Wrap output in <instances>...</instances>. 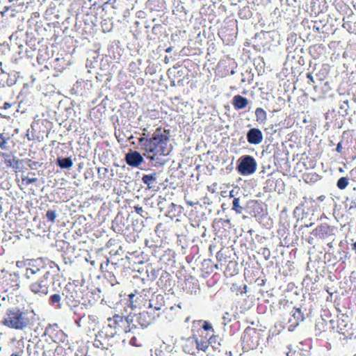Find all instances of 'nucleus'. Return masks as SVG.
Masks as SVG:
<instances>
[{
  "mask_svg": "<svg viewBox=\"0 0 356 356\" xmlns=\"http://www.w3.org/2000/svg\"><path fill=\"white\" fill-rule=\"evenodd\" d=\"M170 131L161 127L156 129L151 138L141 137L138 139L144 155L151 161L161 156L168 155L170 152L168 143Z\"/></svg>",
  "mask_w": 356,
  "mask_h": 356,
  "instance_id": "1",
  "label": "nucleus"
},
{
  "mask_svg": "<svg viewBox=\"0 0 356 356\" xmlns=\"http://www.w3.org/2000/svg\"><path fill=\"white\" fill-rule=\"evenodd\" d=\"M149 295V289L138 286L124 300V309L135 310L152 307Z\"/></svg>",
  "mask_w": 356,
  "mask_h": 356,
  "instance_id": "2",
  "label": "nucleus"
},
{
  "mask_svg": "<svg viewBox=\"0 0 356 356\" xmlns=\"http://www.w3.org/2000/svg\"><path fill=\"white\" fill-rule=\"evenodd\" d=\"M212 339L213 336L209 338L207 335H202V331L197 330V334L184 340L183 351L190 355H195L197 350L206 352L209 347V340Z\"/></svg>",
  "mask_w": 356,
  "mask_h": 356,
  "instance_id": "3",
  "label": "nucleus"
},
{
  "mask_svg": "<svg viewBox=\"0 0 356 356\" xmlns=\"http://www.w3.org/2000/svg\"><path fill=\"white\" fill-rule=\"evenodd\" d=\"M264 331L261 329L248 327L241 337V344L244 351L257 349L265 339Z\"/></svg>",
  "mask_w": 356,
  "mask_h": 356,
  "instance_id": "4",
  "label": "nucleus"
},
{
  "mask_svg": "<svg viewBox=\"0 0 356 356\" xmlns=\"http://www.w3.org/2000/svg\"><path fill=\"white\" fill-rule=\"evenodd\" d=\"M82 286L79 281L68 282L64 287L62 295L66 304L71 308L76 307L80 302L82 295Z\"/></svg>",
  "mask_w": 356,
  "mask_h": 356,
  "instance_id": "5",
  "label": "nucleus"
},
{
  "mask_svg": "<svg viewBox=\"0 0 356 356\" xmlns=\"http://www.w3.org/2000/svg\"><path fill=\"white\" fill-rule=\"evenodd\" d=\"M131 317V313L127 316H123L118 314H115L113 317L107 318L108 327L113 329L115 332L117 330H121L124 332L131 331L133 327H136L137 325L133 323V319Z\"/></svg>",
  "mask_w": 356,
  "mask_h": 356,
  "instance_id": "6",
  "label": "nucleus"
},
{
  "mask_svg": "<svg viewBox=\"0 0 356 356\" xmlns=\"http://www.w3.org/2000/svg\"><path fill=\"white\" fill-rule=\"evenodd\" d=\"M3 323L9 327L22 330L28 325L29 319L24 313H8Z\"/></svg>",
  "mask_w": 356,
  "mask_h": 356,
  "instance_id": "7",
  "label": "nucleus"
},
{
  "mask_svg": "<svg viewBox=\"0 0 356 356\" xmlns=\"http://www.w3.org/2000/svg\"><path fill=\"white\" fill-rule=\"evenodd\" d=\"M49 272L47 271L43 273L40 280L31 283L29 286L31 291L40 296H47L51 285V281L49 279Z\"/></svg>",
  "mask_w": 356,
  "mask_h": 356,
  "instance_id": "8",
  "label": "nucleus"
},
{
  "mask_svg": "<svg viewBox=\"0 0 356 356\" xmlns=\"http://www.w3.org/2000/svg\"><path fill=\"white\" fill-rule=\"evenodd\" d=\"M24 266H26L24 275L27 279L33 278L35 275H40L45 270V264L42 259L29 260Z\"/></svg>",
  "mask_w": 356,
  "mask_h": 356,
  "instance_id": "9",
  "label": "nucleus"
},
{
  "mask_svg": "<svg viewBox=\"0 0 356 356\" xmlns=\"http://www.w3.org/2000/svg\"><path fill=\"white\" fill-rule=\"evenodd\" d=\"M335 326L334 320L332 318L331 313H324L320 318L316 319L315 331L316 335H320L325 332L329 327L334 328Z\"/></svg>",
  "mask_w": 356,
  "mask_h": 356,
  "instance_id": "10",
  "label": "nucleus"
},
{
  "mask_svg": "<svg viewBox=\"0 0 356 356\" xmlns=\"http://www.w3.org/2000/svg\"><path fill=\"white\" fill-rule=\"evenodd\" d=\"M115 334L116 332H111L108 333V328L103 327V329L99 331L98 333L95 335V339L93 343L94 346L98 348L108 349L109 340Z\"/></svg>",
  "mask_w": 356,
  "mask_h": 356,
  "instance_id": "11",
  "label": "nucleus"
},
{
  "mask_svg": "<svg viewBox=\"0 0 356 356\" xmlns=\"http://www.w3.org/2000/svg\"><path fill=\"white\" fill-rule=\"evenodd\" d=\"M237 168L241 175H251L254 173L257 169V163L252 156L248 155L245 156L241 158V161Z\"/></svg>",
  "mask_w": 356,
  "mask_h": 356,
  "instance_id": "12",
  "label": "nucleus"
},
{
  "mask_svg": "<svg viewBox=\"0 0 356 356\" xmlns=\"http://www.w3.org/2000/svg\"><path fill=\"white\" fill-rule=\"evenodd\" d=\"M44 334L48 335L56 343H63L67 338L66 334L58 328V325L56 323L49 325L45 329Z\"/></svg>",
  "mask_w": 356,
  "mask_h": 356,
  "instance_id": "13",
  "label": "nucleus"
},
{
  "mask_svg": "<svg viewBox=\"0 0 356 356\" xmlns=\"http://www.w3.org/2000/svg\"><path fill=\"white\" fill-rule=\"evenodd\" d=\"M182 288L186 293L190 295H196L200 291L198 281L191 276L185 279Z\"/></svg>",
  "mask_w": 356,
  "mask_h": 356,
  "instance_id": "14",
  "label": "nucleus"
},
{
  "mask_svg": "<svg viewBox=\"0 0 356 356\" xmlns=\"http://www.w3.org/2000/svg\"><path fill=\"white\" fill-rule=\"evenodd\" d=\"M333 228L327 223H321L314 230L313 234L320 238H325L331 236L333 233Z\"/></svg>",
  "mask_w": 356,
  "mask_h": 356,
  "instance_id": "15",
  "label": "nucleus"
},
{
  "mask_svg": "<svg viewBox=\"0 0 356 356\" xmlns=\"http://www.w3.org/2000/svg\"><path fill=\"white\" fill-rule=\"evenodd\" d=\"M263 134L258 128H252L247 133L248 142L251 145H259L263 141Z\"/></svg>",
  "mask_w": 356,
  "mask_h": 356,
  "instance_id": "16",
  "label": "nucleus"
},
{
  "mask_svg": "<svg viewBox=\"0 0 356 356\" xmlns=\"http://www.w3.org/2000/svg\"><path fill=\"white\" fill-rule=\"evenodd\" d=\"M125 161L129 165L138 167L143 163V158L139 152L135 151L127 153L125 156Z\"/></svg>",
  "mask_w": 356,
  "mask_h": 356,
  "instance_id": "17",
  "label": "nucleus"
},
{
  "mask_svg": "<svg viewBox=\"0 0 356 356\" xmlns=\"http://www.w3.org/2000/svg\"><path fill=\"white\" fill-rule=\"evenodd\" d=\"M149 314V313H131V318L133 319V323L137 321L142 327H147L152 319Z\"/></svg>",
  "mask_w": 356,
  "mask_h": 356,
  "instance_id": "18",
  "label": "nucleus"
},
{
  "mask_svg": "<svg viewBox=\"0 0 356 356\" xmlns=\"http://www.w3.org/2000/svg\"><path fill=\"white\" fill-rule=\"evenodd\" d=\"M0 157L3 159V162L7 168H17L18 161L15 159L13 154L0 152Z\"/></svg>",
  "mask_w": 356,
  "mask_h": 356,
  "instance_id": "19",
  "label": "nucleus"
},
{
  "mask_svg": "<svg viewBox=\"0 0 356 356\" xmlns=\"http://www.w3.org/2000/svg\"><path fill=\"white\" fill-rule=\"evenodd\" d=\"M232 104L236 110H241L248 105V100L246 97L237 95L233 97Z\"/></svg>",
  "mask_w": 356,
  "mask_h": 356,
  "instance_id": "20",
  "label": "nucleus"
},
{
  "mask_svg": "<svg viewBox=\"0 0 356 356\" xmlns=\"http://www.w3.org/2000/svg\"><path fill=\"white\" fill-rule=\"evenodd\" d=\"M337 328L340 330H343L348 325V316L347 313H338L337 315Z\"/></svg>",
  "mask_w": 356,
  "mask_h": 356,
  "instance_id": "21",
  "label": "nucleus"
},
{
  "mask_svg": "<svg viewBox=\"0 0 356 356\" xmlns=\"http://www.w3.org/2000/svg\"><path fill=\"white\" fill-rule=\"evenodd\" d=\"M48 303L56 309H60L62 305V297L58 293H54L49 296Z\"/></svg>",
  "mask_w": 356,
  "mask_h": 356,
  "instance_id": "22",
  "label": "nucleus"
},
{
  "mask_svg": "<svg viewBox=\"0 0 356 356\" xmlns=\"http://www.w3.org/2000/svg\"><path fill=\"white\" fill-rule=\"evenodd\" d=\"M157 179V174L156 172L149 174V175H145L142 177L143 182L147 186L148 189L153 188L156 184Z\"/></svg>",
  "mask_w": 356,
  "mask_h": 356,
  "instance_id": "23",
  "label": "nucleus"
},
{
  "mask_svg": "<svg viewBox=\"0 0 356 356\" xmlns=\"http://www.w3.org/2000/svg\"><path fill=\"white\" fill-rule=\"evenodd\" d=\"M237 263L235 261H229L225 269L224 273L226 276H234L237 273Z\"/></svg>",
  "mask_w": 356,
  "mask_h": 356,
  "instance_id": "24",
  "label": "nucleus"
},
{
  "mask_svg": "<svg viewBox=\"0 0 356 356\" xmlns=\"http://www.w3.org/2000/svg\"><path fill=\"white\" fill-rule=\"evenodd\" d=\"M57 165L62 169H69L73 165L72 160L70 157H58L56 161Z\"/></svg>",
  "mask_w": 356,
  "mask_h": 356,
  "instance_id": "25",
  "label": "nucleus"
},
{
  "mask_svg": "<svg viewBox=\"0 0 356 356\" xmlns=\"http://www.w3.org/2000/svg\"><path fill=\"white\" fill-rule=\"evenodd\" d=\"M38 181V178L36 177H29V175H21V188L22 187H27L31 184H35Z\"/></svg>",
  "mask_w": 356,
  "mask_h": 356,
  "instance_id": "26",
  "label": "nucleus"
},
{
  "mask_svg": "<svg viewBox=\"0 0 356 356\" xmlns=\"http://www.w3.org/2000/svg\"><path fill=\"white\" fill-rule=\"evenodd\" d=\"M257 122L264 123L267 120V113L262 108H257L255 110Z\"/></svg>",
  "mask_w": 356,
  "mask_h": 356,
  "instance_id": "27",
  "label": "nucleus"
},
{
  "mask_svg": "<svg viewBox=\"0 0 356 356\" xmlns=\"http://www.w3.org/2000/svg\"><path fill=\"white\" fill-rule=\"evenodd\" d=\"M292 317L293 318H289V322L294 326L298 325L299 322L305 319L304 313H293Z\"/></svg>",
  "mask_w": 356,
  "mask_h": 356,
  "instance_id": "28",
  "label": "nucleus"
},
{
  "mask_svg": "<svg viewBox=\"0 0 356 356\" xmlns=\"http://www.w3.org/2000/svg\"><path fill=\"white\" fill-rule=\"evenodd\" d=\"M194 325H196V326L202 328L203 329V330H202V333L204 332V331L213 332V329L212 326L208 321H198L197 322H194ZM199 331H201V330H199Z\"/></svg>",
  "mask_w": 356,
  "mask_h": 356,
  "instance_id": "29",
  "label": "nucleus"
},
{
  "mask_svg": "<svg viewBox=\"0 0 356 356\" xmlns=\"http://www.w3.org/2000/svg\"><path fill=\"white\" fill-rule=\"evenodd\" d=\"M348 179L347 177H342L338 179L337 186L340 190H343L348 186Z\"/></svg>",
  "mask_w": 356,
  "mask_h": 356,
  "instance_id": "30",
  "label": "nucleus"
},
{
  "mask_svg": "<svg viewBox=\"0 0 356 356\" xmlns=\"http://www.w3.org/2000/svg\"><path fill=\"white\" fill-rule=\"evenodd\" d=\"M232 209L236 211V213H241L243 208L239 205V198L234 197L233 200Z\"/></svg>",
  "mask_w": 356,
  "mask_h": 356,
  "instance_id": "31",
  "label": "nucleus"
},
{
  "mask_svg": "<svg viewBox=\"0 0 356 356\" xmlns=\"http://www.w3.org/2000/svg\"><path fill=\"white\" fill-rule=\"evenodd\" d=\"M56 218V213L54 210H48L46 213V218L51 222H54Z\"/></svg>",
  "mask_w": 356,
  "mask_h": 356,
  "instance_id": "32",
  "label": "nucleus"
},
{
  "mask_svg": "<svg viewBox=\"0 0 356 356\" xmlns=\"http://www.w3.org/2000/svg\"><path fill=\"white\" fill-rule=\"evenodd\" d=\"M227 257L224 255L222 250H220L216 254V259L218 262L222 265L223 262L226 261Z\"/></svg>",
  "mask_w": 356,
  "mask_h": 356,
  "instance_id": "33",
  "label": "nucleus"
},
{
  "mask_svg": "<svg viewBox=\"0 0 356 356\" xmlns=\"http://www.w3.org/2000/svg\"><path fill=\"white\" fill-rule=\"evenodd\" d=\"M8 138H6L4 134H0V147L2 149H7V141Z\"/></svg>",
  "mask_w": 356,
  "mask_h": 356,
  "instance_id": "34",
  "label": "nucleus"
},
{
  "mask_svg": "<svg viewBox=\"0 0 356 356\" xmlns=\"http://www.w3.org/2000/svg\"><path fill=\"white\" fill-rule=\"evenodd\" d=\"M348 211L350 214H354L356 213V200L351 202Z\"/></svg>",
  "mask_w": 356,
  "mask_h": 356,
  "instance_id": "35",
  "label": "nucleus"
},
{
  "mask_svg": "<svg viewBox=\"0 0 356 356\" xmlns=\"http://www.w3.org/2000/svg\"><path fill=\"white\" fill-rule=\"evenodd\" d=\"M351 179L356 181V167L350 170V172Z\"/></svg>",
  "mask_w": 356,
  "mask_h": 356,
  "instance_id": "36",
  "label": "nucleus"
},
{
  "mask_svg": "<svg viewBox=\"0 0 356 356\" xmlns=\"http://www.w3.org/2000/svg\"><path fill=\"white\" fill-rule=\"evenodd\" d=\"M247 285H243V287L239 286L237 290L239 291L241 294H245L247 293Z\"/></svg>",
  "mask_w": 356,
  "mask_h": 356,
  "instance_id": "37",
  "label": "nucleus"
},
{
  "mask_svg": "<svg viewBox=\"0 0 356 356\" xmlns=\"http://www.w3.org/2000/svg\"><path fill=\"white\" fill-rule=\"evenodd\" d=\"M229 314H230V313L227 312V313H225V314H226L227 316H224L222 317L223 321H224V324H227V323H228V322H229V321H231V318H229Z\"/></svg>",
  "mask_w": 356,
  "mask_h": 356,
  "instance_id": "38",
  "label": "nucleus"
},
{
  "mask_svg": "<svg viewBox=\"0 0 356 356\" xmlns=\"http://www.w3.org/2000/svg\"><path fill=\"white\" fill-rule=\"evenodd\" d=\"M134 209L136 212L138 214H141V213L143 211V207L137 205L134 207Z\"/></svg>",
  "mask_w": 356,
  "mask_h": 356,
  "instance_id": "39",
  "label": "nucleus"
},
{
  "mask_svg": "<svg viewBox=\"0 0 356 356\" xmlns=\"http://www.w3.org/2000/svg\"><path fill=\"white\" fill-rule=\"evenodd\" d=\"M336 151L339 153H341L342 152V144L341 143H339L337 144V148H336Z\"/></svg>",
  "mask_w": 356,
  "mask_h": 356,
  "instance_id": "40",
  "label": "nucleus"
},
{
  "mask_svg": "<svg viewBox=\"0 0 356 356\" xmlns=\"http://www.w3.org/2000/svg\"><path fill=\"white\" fill-rule=\"evenodd\" d=\"M11 106H12V104L10 103L5 102L3 104V106L2 108L6 110V109H8L9 108H10Z\"/></svg>",
  "mask_w": 356,
  "mask_h": 356,
  "instance_id": "41",
  "label": "nucleus"
},
{
  "mask_svg": "<svg viewBox=\"0 0 356 356\" xmlns=\"http://www.w3.org/2000/svg\"><path fill=\"white\" fill-rule=\"evenodd\" d=\"M229 197H234V190H232L230 192H229Z\"/></svg>",
  "mask_w": 356,
  "mask_h": 356,
  "instance_id": "42",
  "label": "nucleus"
},
{
  "mask_svg": "<svg viewBox=\"0 0 356 356\" xmlns=\"http://www.w3.org/2000/svg\"><path fill=\"white\" fill-rule=\"evenodd\" d=\"M307 77L309 79L312 81H314L313 76L310 74H307Z\"/></svg>",
  "mask_w": 356,
  "mask_h": 356,
  "instance_id": "43",
  "label": "nucleus"
},
{
  "mask_svg": "<svg viewBox=\"0 0 356 356\" xmlns=\"http://www.w3.org/2000/svg\"><path fill=\"white\" fill-rule=\"evenodd\" d=\"M28 175L29 176V177H35V175L34 172H29Z\"/></svg>",
  "mask_w": 356,
  "mask_h": 356,
  "instance_id": "44",
  "label": "nucleus"
},
{
  "mask_svg": "<svg viewBox=\"0 0 356 356\" xmlns=\"http://www.w3.org/2000/svg\"><path fill=\"white\" fill-rule=\"evenodd\" d=\"M137 281H138V282L141 283L142 284L145 285L144 280L137 279Z\"/></svg>",
  "mask_w": 356,
  "mask_h": 356,
  "instance_id": "45",
  "label": "nucleus"
},
{
  "mask_svg": "<svg viewBox=\"0 0 356 356\" xmlns=\"http://www.w3.org/2000/svg\"><path fill=\"white\" fill-rule=\"evenodd\" d=\"M10 356H22V355H21V353H13Z\"/></svg>",
  "mask_w": 356,
  "mask_h": 356,
  "instance_id": "46",
  "label": "nucleus"
},
{
  "mask_svg": "<svg viewBox=\"0 0 356 356\" xmlns=\"http://www.w3.org/2000/svg\"><path fill=\"white\" fill-rule=\"evenodd\" d=\"M186 204L190 205V206H193V203L192 202H190V201H186Z\"/></svg>",
  "mask_w": 356,
  "mask_h": 356,
  "instance_id": "47",
  "label": "nucleus"
},
{
  "mask_svg": "<svg viewBox=\"0 0 356 356\" xmlns=\"http://www.w3.org/2000/svg\"><path fill=\"white\" fill-rule=\"evenodd\" d=\"M21 264H22V262L17 261V267H21V266H22L20 265Z\"/></svg>",
  "mask_w": 356,
  "mask_h": 356,
  "instance_id": "48",
  "label": "nucleus"
},
{
  "mask_svg": "<svg viewBox=\"0 0 356 356\" xmlns=\"http://www.w3.org/2000/svg\"><path fill=\"white\" fill-rule=\"evenodd\" d=\"M159 26H160V25H155V26H154L153 30L155 29L156 27H159Z\"/></svg>",
  "mask_w": 356,
  "mask_h": 356,
  "instance_id": "49",
  "label": "nucleus"
},
{
  "mask_svg": "<svg viewBox=\"0 0 356 356\" xmlns=\"http://www.w3.org/2000/svg\"><path fill=\"white\" fill-rule=\"evenodd\" d=\"M287 356H292V353L291 352L287 353Z\"/></svg>",
  "mask_w": 356,
  "mask_h": 356,
  "instance_id": "50",
  "label": "nucleus"
},
{
  "mask_svg": "<svg viewBox=\"0 0 356 356\" xmlns=\"http://www.w3.org/2000/svg\"><path fill=\"white\" fill-rule=\"evenodd\" d=\"M9 10V8L8 7H5V12L8 11Z\"/></svg>",
  "mask_w": 356,
  "mask_h": 356,
  "instance_id": "51",
  "label": "nucleus"
},
{
  "mask_svg": "<svg viewBox=\"0 0 356 356\" xmlns=\"http://www.w3.org/2000/svg\"><path fill=\"white\" fill-rule=\"evenodd\" d=\"M166 51H167V52H170V48L167 49H166Z\"/></svg>",
  "mask_w": 356,
  "mask_h": 356,
  "instance_id": "52",
  "label": "nucleus"
},
{
  "mask_svg": "<svg viewBox=\"0 0 356 356\" xmlns=\"http://www.w3.org/2000/svg\"><path fill=\"white\" fill-rule=\"evenodd\" d=\"M215 267H216V268H217V269H218V264H216V265H215Z\"/></svg>",
  "mask_w": 356,
  "mask_h": 356,
  "instance_id": "53",
  "label": "nucleus"
},
{
  "mask_svg": "<svg viewBox=\"0 0 356 356\" xmlns=\"http://www.w3.org/2000/svg\"><path fill=\"white\" fill-rule=\"evenodd\" d=\"M14 0H8L9 2H13Z\"/></svg>",
  "mask_w": 356,
  "mask_h": 356,
  "instance_id": "54",
  "label": "nucleus"
},
{
  "mask_svg": "<svg viewBox=\"0 0 356 356\" xmlns=\"http://www.w3.org/2000/svg\"><path fill=\"white\" fill-rule=\"evenodd\" d=\"M1 350V347L0 346V351Z\"/></svg>",
  "mask_w": 356,
  "mask_h": 356,
  "instance_id": "55",
  "label": "nucleus"
}]
</instances>
